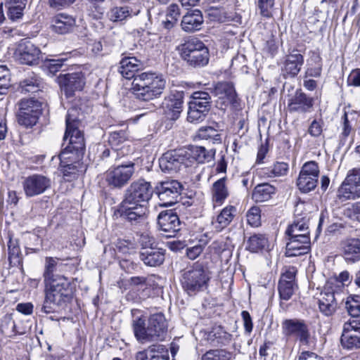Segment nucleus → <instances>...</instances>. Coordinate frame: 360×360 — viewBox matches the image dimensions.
<instances>
[{
	"mask_svg": "<svg viewBox=\"0 0 360 360\" xmlns=\"http://www.w3.org/2000/svg\"><path fill=\"white\" fill-rule=\"evenodd\" d=\"M57 259L46 257L43 274L44 300L39 307L44 314L60 313L71 302L74 296V288L65 276L55 274Z\"/></svg>",
	"mask_w": 360,
	"mask_h": 360,
	"instance_id": "f257e3e1",
	"label": "nucleus"
},
{
	"mask_svg": "<svg viewBox=\"0 0 360 360\" xmlns=\"http://www.w3.org/2000/svg\"><path fill=\"white\" fill-rule=\"evenodd\" d=\"M153 191L149 182L143 179L134 181L124 191V198L119 205L115 214L136 225L146 219L148 202Z\"/></svg>",
	"mask_w": 360,
	"mask_h": 360,
	"instance_id": "f03ea898",
	"label": "nucleus"
},
{
	"mask_svg": "<svg viewBox=\"0 0 360 360\" xmlns=\"http://www.w3.org/2000/svg\"><path fill=\"white\" fill-rule=\"evenodd\" d=\"M76 111V109H70L66 115V129L63 141L68 139L69 142L59 155L62 162L67 159L81 160L84 154V138L83 133L78 129L79 120L75 115Z\"/></svg>",
	"mask_w": 360,
	"mask_h": 360,
	"instance_id": "7ed1b4c3",
	"label": "nucleus"
},
{
	"mask_svg": "<svg viewBox=\"0 0 360 360\" xmlns=\"http://www.w3.org/2000/svg\"><path fill=\"white\" fill-rule=\"evenodd\" d=\"M132 328L138 342L144 344L150 342L162 341L167 335V324L161 314L151 315L146 326V319L136 317L132 321Z\"/></svg>",
	"mask_w": 360,
	"mask_h": 360,
	"instance_id": "20e7f679",
	"label": "nucleus"
},
{
	"mask_svg": "<svg viewBox=\"0 0 360 360\" xmlns=\"http://www.w3.org/2000/svg\"><path fill=\"white\" fill-rule=\"evenodd\" d=\"M181 58L194 68L205 66L209 62V51L202 41L190 38L177 48Z\"/></svg>",
	"mask_w": 360,
	"mask_h": 360,
	"instance_id": "39448f33",
	"label": "nucleus"
},
{
	"mask_svg": "<svg viewBox=\"0 0 360 360\" xmlns=\"http://www.w3.org/2000/svg\"><path fill=\"white\" fill-rule=\"evenodd\" d=\"M210 278L202 264H195L183 271L181 283L183 289L191 296L207 288Z\"/></svg>",
	"mask_w": 360,
	"mask_h": 360,
	"instance_id": "423d86ee",
	"label": "nucleus"
},
{
	"mask_svg": "<svg viewBox=\"0 0 360 360\" xmlns=\"http://www.w3.org/2000/svg\"><path fill=\"white\" fill-rule=\"evenodd\" d=\"M42 105L41 102L34 98L22 99L17 114L18 124L26 128L34 126L41 114Z\"/></svg>",
	"mask_w": 360,
	"mask_h": 360,
	"instance_id": "0eeeda50",
	"label": "nucleus"
},
{
	"mask_svg": "<svg viewBox=\"0 0 360 360\" xmlns=\"http://www.w3.org/2000/svg\"><path fill=\"white\" fill-rule=\"evenodd\" d=\"M161 170L165 173H177L188 167L184 148L169 150L165 153L159 159Z\"/></svg>",
	"mask_w": 360,
	"mask_h": 360,
	"instance_id": "6e6552de",
	"label": "nucleus"
},
{
	"mask_svg": "<svg viewBox=\"0 0 360 360\" xmlns=\"http://www.w3.org/2000/svg\"><path fill=\"white\" fill-rule=\"evenodd\" d=\"M282 330L285 336L295 337L302 345L309 344L311 334L309 326L303 319H285L282 322Z\"/></svg>",
	"mask_w": 360,
	"mask_h": 360,
	"instance_id": "1a4fd4ad",
	"label": "nucleus"
},
{
	"mask_svg": "<svg viewBox=\"0 0 360 360\" xmlns=\"http://www.w3.org/2000/svg\"><path fill=\"white\" fill-rule=\"evenodd\" d=\"M338 196L342 200L360 198V168L350 169L338 189Z\"/></svg>",
	"mask_w": 360,
	"mask_h": 360,
	"instance_id": "9d476101",
	"label": "nucleus"
},
{
	"mask_svg": "<svg viewBox=\"0 0 360 360\" xmlns=\"http://www.w3.org/2000/svg\"><path fill=\"white\" fill-rule=\"evenodd\" d=\"M183 188L179 181L171 179L160 182L156 186V192L162 205L170 206L178 202Z\"/></svg>",
	"mask_w": 360,
	"mask_h": 360,
	"instance_id": "9b49d317",
	"label": "nucleus"
},
{
	"mask_svg": "<svg viewBox=\"0 0 360 360\" xmlns=\"http://www.w3.org/2000/svg\"><path fill=\"white\" fill-rule=\"evenodd\" d=\"M157 220L158 230L163 237H175L181 229L179 218L176 213L172 210L160 212Z\"/></svg>",
	"mask_w": 360,
	"mask_h": 360,
	"instance_id": "f8f14e48",
	"label": "nucleus"
},
{
	"mask_svg": "<svg viewBox=\"0 0 360 360\" xmlns=\"http://www.w3.org/2000/svg\"><path fill=\"white\" fill-rule=\"evenodd\" d=\"M51 186V179L42 174L30 175L22 181V187L27 197L31 198L44 193Z\"/></svg>",
	"mask_w": 360,
	"mask_h": 360,
	"instance_id": "ddd939ff",
	"label": "nucleus"
},
{
	"mask_svg": "<svg viewBox=\"0 0 360 360\" xmlns=\"http://www.w3.org/2000/svg\"><path fill=\"white\" fill-rule=\"evenodd\" d=\"M183 91L170 92L165 97L161 107L167 120L175 121L179 119L183 110Z\"/></svg>",
	"mask_w": 360,
	"mask_h": 360,
	"instance_id": "4468645a",
	"label": "nucleus"
},
{
	"mask_svg": "<svg viewBox=\"0 0 360 360\" xmlns=\"http://www.w3.org/2000/svg\"><path fill=\"white\" fill-rule=\"evenodd\" d=\"M134 172V163L119 165L108 171L106 181L108 185L120 188L128 183Z\"/></svg>",
	"mask_w": 360,
	"mask_h": 360,
	"instance_id": "2eb2a0df",
	"label": "nucleus"
},
{
	"mask_svg": "<svg viewBox=\"0 0 360 360\" xmlns=\"http://www.w3.org/2000/svg\"><path fill=\"white\" fill-rule=\"evenodd\" d=\"M166 80L162 75L143 72L137 75L132 82V90H162L165 88Z\"/></svg>",
	"mask_w": 360,
	"mask_h": 360,
	"instance_id": "dca6fc26",
	"label": "nucleus"
},
{
	"mask_svg": "<svg viewBox=\"0 0 360 360\" xmlns=\"http://www.w3.org/2000/svg\"><path fill=\"white\" fill-rule=\"evenodd\" d=\"M41 55V51L39 48L27 40L21 41L15 52L17 60L28 65L37 64Z\"/></svg>",
	"mask_w": 360,
	"mask_h": 360,
	"instance_id": "f3484780",
	"label": "nucleus"
},
{
	"mask_svg": "<svg viewBox=\"0 0 360 360\" xmlns=\"http://www.w3.org/2000/svg\"><path fill=\"white\" fill-rule=\"evenodd\" d=\"M296 273L295 267L290 266L281 275L278 285L279 296L281 300H289L297 289Z\"/></svg>",
	"mask_w": 360,
	"mask_h": 360,
	"instance_id": "a211bd4d",
	"label": "nucleus"
},
{
	"mask_svg": "<svg viewBox=\"0 0 360 360\" xmlns=\"http://www.w3.org/2000/svg\"><path fill=\"white\" fill-rule=\"evenodd\" d=\"M288 241L286 243L285 255L287 257H297L309 252L311 250V241L309 236L303 233L297 238L288 236Z\"/></svg>",
	"mask_w": 360,
	"mask_h": 360,
	"instance_id": "6ab92c4d",
	"label": "nucleus"
},
{
	"mask_svg": "<svg viewBox=\"0 0 360 360\" xmlns=\"http://www.w3.org/2000/svg\"><path fill=\"white\" fill-rule=\"evenodd\" d=\"M136 360H169L168 348L162 344H153L136 354Z\"/></svg>",
	"mask_w": 360,
	"mask_h": 360,
	"instance_id": "aec40b11",
	"label": "nucleus"
},
{
	"mask_svg": "<svg viewBox=\"0 0 360 360\" xmlns=\"http://www.w3.org/2000/svg\"><path fill=\"white\" fill-rule=\"evenodd\" d=\"M319 311L325 316H332L336 312L338 308L337 299L335 292L329 289L325 290L321 292L320 298L318 301Z\"/></svg>",
	"mask_w": 360,
	"mask_h": 360,
	"instance_id": "412c9836",
	"label": "nucleus"
},
{
	"mask_svg": "<svg viewBox=\"0 0 360 360\" xmlns=\"http://www.w3.org/2000/svg\"><path fill=\"white\" fill-rule=\"evenodd\" d=\"M341 255L347 262L354 263L360 259V239L347 238L340 243Z\"/></svg>",
	"mask_w": 360,
	"mask_h": 360,
	"instance_id": "4be33fe9",
	"label": "nucleus"
},
{
	"mask_svg": "<svg viewBox=\"0 0 360 360\" xmlns=\"http://www.w3.org/2000/svg\"><path fill=\"white\" fill-rule=\"evenodd\" d=\"M140 259L148 266H159L165 261V250L157 246L150 248H141Z\"/></svg>",
	"mask_w": 360,
	"mask_h": 360,
	"instance_id": "5701e85b",
	"label": "nucleus"
},
{
	"mask_svg": "<svg viewBox=\"0 0 360 360\" xmlns=\"http://www.w3.org/2000/svg\"><path fill=\"white\" fill-rule=\"evenodd\" d=\"M313 98L302 91H296L288 101V109L290 112H307L313 106Z\"/></svg>",
	"mask_w": 360,
	"mask_h": 360,
	"instance_id": "b1692460",
	"label": "nucleus"
},
{
	"mask_svg": "<svg viewBox=\"0 0 360 360\" xmlns=\"http://www.w3.org/2000/svg\"><path fill=\"white\" fill-rule=\"evenodd\" d=\"M61 90H81L84 81L80 72H72L60 75L56 79Z\"/></svg>",
	"mask_w": 360,
	"mask_h": 360,
	"instance_id": "393cba45",
	"label": "nucleus"
},
{
	"mask_svg": "<svg viewBox=\"0 0 360 360\" xmlns=\"http://www.w3.org/2000/svg\"><path fill=\"white\" fill-rule=\"evenodd\" d=\"M233 335L221 326H214L207 333V340L214 346H224L230 344Z\"/></svg>",
	"mask_w": 360,
	"mask_h": 360,
	"instance_id": "a878e982",
	"label": "nucleus"
},
{
	"mask_svg": "<svg viewBox=\"0 0 360 360\" xmlns=\"http://www.w3.org/2000/svg\"><path fill=\"white\" fill-rule=\"evenodd\" d=\"M127 91L123 98L124 104H129V107L133 108L142 102H148L154 98H159L161 91Z\"/></svg>",
	"mask_w": 360,
	"mask_h": 360,
	"instance_id": "bb28decb",
	"label": "nucleus"
},
{
	"mask_svg": "<svg viewBox=\"0 0 360 360\" xmlns=\"http://www.w3.org/2000/svg\"><path fill=\"white\" fill-rule=\"evenodd\" d=\"M184 152L186 155V162H192L195 161L198 163H204L205 162H209L212 160L214 156V153L210 151H207L205 147L191 146L188 148H184Z\"/></svg>",
	"mask_w": 360,
	"mask_h": 360,
	"instance_id": "cd10ccee",
	"label": "nucleus"
},
{
	"mask_svg": "<svg viewBox=\"0 0 360 360\" xmlns=\"http://www.w3.org/2000/svg\"><path fill=\"white\" fill-rule=\"evenodd\" d=\"M203 22V18L200 11L195 9L188 12L184 15L181 20V28L187 32L199 30Z\"/></svg>",
	"mask_w": 360,
	"mask_h": 360,
	"instance_id": "c85d7f7f",
	"label": "nucleus"
},
{
	"mask_svg": "<svg viewBox=\"0 0 360 360\" xmlns=\"http://www.w3.org/2000/svg\"><path fill=\"white\" fill-rule=\"evenodd\" d=\"M303 63V56L297 51H293L286 56L283 71L294 77L300 72Z\"/></svg>",
	"mask_w": 360,
	"mask_h": 360,
	"instance_id": "c756f323",
	"label": "nucleus"
},
{
	"mask_svg": "<svg viewBox=\"0 0 360 360\" xmlns=\"http://www.w3.org/2000/svg\"><path fill=\"white\" fill-rule=\"evenodd\" d=\"M142 67L141 62L136 57H125L120 63L119 72L127 79L135 78V73Z\"/></svg>",
	"mask_w": 360,
	"mask_h": 360,
	"instance_id": "7c9ffc66",
	"label": "nucleus"
},
{
	"mask_svg": "<svg viewBox=\"0 0 360 360\" xmlns=\"http://www.w3.org/2000/svg\"><path fill=\"white\" fill-rule=\"evenodd\" d=\"M75 24V19L68 15L58 14L51 21V29L53 32L64 34L72 30Z\"/></svg>",
	"mask_w": 360,
	"mask_h": 360,
	"instance_id": "2f4dec72",
	"label": "nucleus"
},
{
	"mask_svg": "<svg viewBox=\"0 0 360 360\" xmlns=\"http://www.w3.org/2000/svg\"><path fill=\"white\" fill-rule=\"evenodd\" d=\"M60 167L63 179L65 181H72L77 179L81 167L80 160L70 159L65 160L63 162L60 160Z\"/></svg>",
	"mask_w": 360,
	"mask_h": 360,
	"instance_id": "473e14b6",
	"label": "nucleus"
},
{
	"mask_svg": "<svg viewBox=\"0 0 360 360\" xmlns=\"http://www.w3.org/2000/svg\"><path fill=\"white\" fill-rule=\"evenodd\" d=\"M276 188L267 183L258 184L254 189L252 198L257 202L269 200L276 193Z\"/></svg>",
	"mask_w": 360,
	"mask_h": 360,
	"instance_id": "72a5a7b5",
	"label": "nucleus"
},
{
	"mask_svg": "<svg viewBox=\"0 0 360 360\" xmlns=\"http://www.w3.org/2000/svg\"><path fill=\"white\" fill-rule=\"evenodd\" d=\"M306 215L307 214L301 218L295 219L293 223L288 227L285 231L288 236H294L297 238L300 235H303V233H306V235L309 236L308 226L309 219L307 218Z\"/></svg>",
	"mask_w": 360,
	"mask_h": 360,
	"instance_id": "f704fd0d",
	"label": "nucleus"
},
{
	"mask_svg": "<svg viewBox=\"0 0 360 360\" xmlns=\"http://www.w3.org/2000/svg\"><path fill=\"white\" fill-rule=\"evenodd\" d=\"M210 99L207 91H193L190 105L193 108L208 112L210 108Z\"/></svg>",
	"mask_w": 360,
	"mask_h": 360,
	"instance_id": "c9c22d12",
	"label": "nucleus"
},
{
	"mask_svg": "<svg viewBox=\"0 0 360 360\" xmlns=\"http://www.w3.org/2000/svg\"><path fill=\"white\" fill-rule=\"evenodd\" d=\"M19 88L21 89V90H30V89L41 90L44 88V82L37 74L29 72L25 78L19 82Z\"/></svg>",
	"mask_w": 360,
	"mask_h": 360,
	"instance_id": "e433bc0d",
	"label": "nucleus"
},
{
	"mask_svg": "<svg viewBox=\"0 0 360 360\" xmlns=\"http://www.w3.org/2000/svg\"><path fill=\"white\" fill-rule=\"evenodd\" d=\"M226 180V177L221 178L212 185V198L217 203H222L229 196V191L225 184Z\"/></svg>",
	"mask_w": 360,
	"mask_h": 360,
	"instance_id": "4c0bfd02",
	"label": "nucleus"
},
{
	"mask_svg": "<svg viewBox=\"0 0 360 360\" xmlns=\"http://www.w3.org/2000/svg\"><path fill=\"white\" fill-rule=\"evenodd\" d=\"M8 260L11 266L22 265V258L21 251L17 240L10 238L8 242Z\"/></svg>",
	"mask_w": 360,
	"mask_h": 360,
	"instance_id": "58836bf2",
	"label": "nucleus"
},
{
	"mask_svg": "<svg viewBox=\"0 0 360 360\" xmlns=\"http://www.w3.org/2000/svg\"><path fill=\"white\" fill-rule=\"evenodd\" d=\"M340 343L343 349L353 350L360 348V334L342 330Z\"/></svg>",
	"mask_w": 360,
	"mask_h": 360,
	"instance_id": "ea45409f",
	"label": "nucleus"
},
{
	"mask_svg": "<svg viewBox=\"0 0 360 360\" xmlns=\"http://www.w3.org/2000/svg\"><path fill=\"white\" fill-rule=\"evenodd\" d=\"M236 208L233 205L225 207L217 215L216 221L218 224L217 229L221 230L228 226L236 216Z\"/></svg>",
	"mask_w": 360,
	"mask_h": 360,
	"instance_id": "a19ab883",
	"label": "nucleus"
},
{
	"mask_svg": "<svg viewBox=\"0 0 360 360\" xmlns=\"http://www.w3.org/2000/svg\"><path fill=\"white\" fill-rule=\"evenodd\" d=\"M308 68L307 74L309 76L317 77L321 74L322 60L319 54L312 52L310 58L307 62Z\"/></svg>",
	"mask_w": 360,
	"mask_h": 360,
	"instance_id": "79ce46f5",
	"label": "nucleus"
},
{
	"mask_svg": "<svg viewBox=\"0 0 360 360\" xmlns=\"http://www.w3.org/2000/svg\"><path fill=\"white\" fill-rule=\"evenodd\" d=\"M268 243V240L263 234H255L247 241V249L252 252L263 250Z\"/></svg>",
	"mask_w": 360,
	"mask_h": 360,
	"instance_id": "37998d69",
	"label": "nucleus"
},
{
	"mask_svg": "<svg viewBox=\"0 0 360 360\" xmlns=\"http://www.w3.org/2000/svg\"><path fill=\"white\" fill-rule=\"evenodd\" d=\"M319 177L304 175L300 174L297 181V185L302 193H308L314 190L318 184Z\"/></svg>",
	"mask_w": 360,
	"mask_h": 360,
	"instance_id": "c03bdc74",
	"label": "nucleus"
},
{
	"mask_svg": "<svg viewBox=\"0 0 360 360\" xmlns=\"http://www.w3.org/2000/svg\"><path fill=\"white\" fill-rule=\"evenodd\" d=\"M128 137L127 131L124 130L115 131L110 134L108 142L114 148L112 150L114 154L120 149V146L128 140Z\"/></svg>",
	"mask_w": 360,
	"mask_h": 360,
	"instance_id": "a18cd8bd",
	"label": "nucleus"
},
{
	"mask_svg": "<svg viewBox=\"0 0 360 360\" xmlns=\"http://www.w3.org/2000/svg\"><path fill=\"white\" fill-rule=\"evenodd\" d=\"M232 354L225 349H211L202 357V360H231Z\"/></svg>",
	"mask_w": 360,
	"mask_h": 360,
	"instance_id": "49530a36",
	"label": "nucleus"
},
{
	"mask_svg": "<svg viewBox=\"0 0 360 360\" xmlns=\"http://www.w3.org/2000/svg\"><path fill=\"white\" fill-rule=\"evenodd\" d=\"M207 14L211 20L219 22H225L227 16V13L224 8L210 6L207 9Z\"/></svg>",
	"mask_w": 360,
	"mask_h": 360,
	"instance_id": "de8ad7c7",
	"label": "nucleus"
},
{
	"mask_svg": "<svg viewBox=\"0 0 360 360\" xmlns=\"http://www.w3.org/2000/svg\"><path fill=\"white\" fill-rule=\"evenodd\" d=\"M288 165L284 162H277L271 167L267 169L268 176H281L287 174Z\"/></svg>",
	"mask_w": 360,
	"mask_h": 360,
	"instance_id": "09e8293b",
	"label": "nucleus"
},
{
	"mask_svg": "<svg viewBox=\"0 0 360 360\" xmlns=\"http://www.w3.org/2000/svg\"><path fill=\"white\" fill-rule=\"evenodd\" d=\"M275 0H257V7L260 15L266 18L272 17V11Z\"/></svg>",
	"mask_w": 360,
	"mask_h": 360,
	"instance_id": "8fccbe9b",
	"label": "nucleus"
},
{
	"mask_svg": "<svg viewBox=\"0 0 360 360\" xmlns=\"http://www.w3.org/2000/svg\"><path fill=\"white\" fill-rule=\"evenodd\" d=\"M248 223L252 226L257 227L261 224V210L259 207H252L246 214Z\"/></svg>",
	"mask_w": 360,
	"mask_h": 360,
	"instance_id": "3c124183",
	"label": "nucleus"
},
{
	"mask_svg": "<svg viewBox=\"0 0 360 360\" xmlns=\"http://www.w3.org/2000/svg\"><path fill=\"white\" fill-rule=\"evenodd\" d=\"M130 15L128 7H115L110 10L109 13L110 19L112 21L117 22L125 20Z\"/></svg>",
	"mask_w": 360,
	"mask_h": 360,
	"instance_id": "603ef678",
	"label": "nucleus"
},
{
	"mask_svg": "<svg viewBox=\"0 0 360 360\" xmlns=\"http://www.w3.org/2000/svg\"><path fill=\"white\" fill-rule=\"evenodd\" d=\"M65 60L66 59L65 58L46 59L44 63L43 67L49 73L53 75L61 69Z\"/></svg>",
	"mask_w": 360,
	"mask_h": 360,
	"instance_id": "864d4df0",
	"label": "nucleus"
},
{
	"mask_svg": "<svg viewBox=\"0 0 360 360\" xmlns=\"http://www.w3.org/2000/svg\"><path fill=\"white\" fill-rule=\"evenodd\" d=\"M300 174L311 176L313 177H319V167L317 162L315 161H309L305 162L303 165Z\"/></svg>",
	"mask_w": 360,
	"mask_h": 360,
	"instance_id": "5fc2aeb1",
	"label": "nucleus"
},
{
	"mask_svg": "<svg viewBox=\"0 0 360 360\" xmlns=\"http://www.w3.org/2000/svg\"><path fill=\"white\" fill-rule=\"evenodd\" d=\"M206 112L200 109H195L189 105L187 120L191 122H199L204 120Z\"/></svg>",
	"mask_w": 360,
	"mask_h": 360,
	"instance_id": "6e6d98bb",
	"label": "nucleus"
},
{
	"mask_svg": "<svg viewBox=\"0 0 360 360\" xmlns=\"http://www.w3.org/2000/svg\"><path fill=\"white\" fill-rule=\"evenodd\" d=\"M9 70L4 65L0 66V89H8L10 84Z\"/></svg>",
	"mask_w": 360,
	"mask_h": 360,
	"instance_id": "4d7b16f0",
	"label": "nucleus"
},
{
	"mask_svg": "<svg viewBox=\"0 0 360 360\" xmlns=\"http://www.w3.org/2000/svg\"><path fill=\"white\" fill-rule=\"evenodd\" d=\"M8 7V16L12 20L15 21L20 19L23 15V11L25 6H10Z\"/></svg>",
	"mask_w": 360,
	"mask_h": 360,
	"instance_id": "13d9d810",
	"label": "nucleus"
},
{
	"mask_svg": "<svg viewBox=\"0 0 360 360\" xmlns=\"http://www.w3.org/2000/svg\"><path fill=\"white\" fill-rule=\"evenodd\" d=\"M342 330L354 332V334H360V320L356 319V318L349 319L344 323Z\"/></svg>",
	"mask_w": 360,
	"mask_h": 360,
	"instance_id": "bf43d9fd",
	"label": "nucleus"
},
{
	"mask_svg": "<svg viewBox=\"0 0 360 360\" xmlns=\"http://www.w3.org/2000/svg\"><path fill=\"white\" fill-rule=\"evenodd\" d=\"M345 307L352 318H358L360 316V304H358V302L347 300Z\"/></svg>",
	"mask_w": 360,
	"mask_h": 360,
	"instance_id": "052dcab7",
	"label": "nucleus"
},
{
	"mask_svg": "<svg viewBox=\"0 0 360 360\" xmlns=\"http://www.w3.org/2000/svg\"><path fill=\"white\" fill-rule=\"evenodd\" d=\"M218 136L217 131L212 127H201L198 131V136L202 139H208Z\"/></svg>",
	"mask_w": 360,
	"mask_h": 360,
	"instance_id": "680f3d73",
	"label": "nucleus"
},
{
	"mask_svg": "<svg viewBox=\"0 0 360 360\" xmlns=\"http://www.w3.org/2000/svg\"><path fill=\"white\" fill-rule=\"evenodd\" d=\"M277 49L278 46L276 39L273 36H271L269 39L264 42L263 50L273 56L276 53Z\"/></svg>",
	"mask_w": 360,
	"mask_h": 360,
	"instance_id": "e2e57ef3",
	"label": "nucleus"
},
{
	"mask_svg": "<svg viewBox=\"0 0 360 360\" xmlns=\"http://www.w3.org/2000/svg\"><path fill=\"white\" fill-rule=\"evenodd\" d=\"M241 316L243 321L245 332L249 335L251 333L253 328V323L250 314L247 311H243L241 312Z\"/></svg>",
	"mask_w": 360,
	"mask_h": 360,
	"instance_id": "0e129e2a",
	"label": "nucleus"
},
{
	"mask_svg": "<svg viewBox=\"0 0 360 360\" xmlns=\"http://www.w3.org/2000/svg\"><path fill=\"white\" fill-rule=\"evenodd\" d=\"M347 82L349 85L355 87L360 86V69L357 68L351 72L348 77Z\"/></svg>",
	"mask_w": 360,
	"mask_h": 360,
	"instance_id": "69168bd1",
	"label": "nucleus"
},
{
	"mask_svg": "<svg viewBox=\"0 0 360 360\" xmlns=\"http://www.w3.org/2000/svg\"><path fill=\"white\" fill-rule=\"evenodd\" d=\"M139 243L141 244V248H150L156 247V245H154V238L148 236V234H141L139 239Z\"/></svg>",
	"mask_w": 360,
	"mask_h": 360,
	"instance_id": "338daca9",
	"label": "nucleus"
},
{
	"mask_svg": "<svg viewBox=\"0 0 360 360\" xmlns=\"http://www.w3.org/2000/svg\"><path fill=\"white\" fill-rule=\"evenodd\" d=\"M308 132L312 136H319L322 132L321 124L316 120H314L309 127Z\"/></svg>",
	"mask_w": 360,
	"mask_h": 360,
	"instance_id": "774afa93",
	"label": "nucleus"
}]
</instances>
